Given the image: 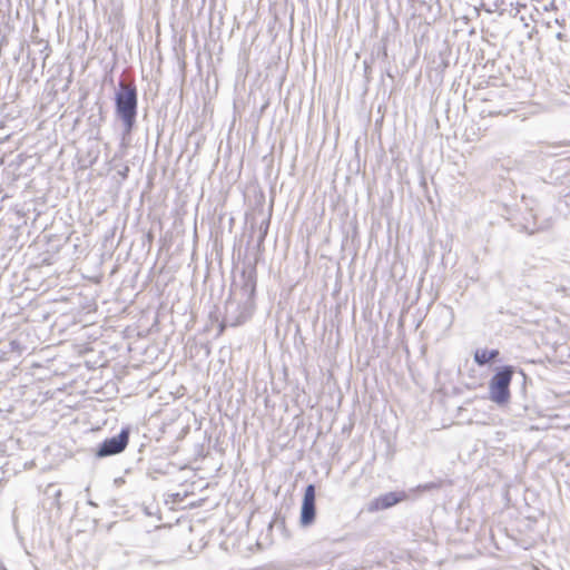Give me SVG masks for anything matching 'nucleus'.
<instances>
[{"mask_svg":"<svg viewBox=\"0 0 570 570\" xmlns=\"http://www.w3.org/2000/svg\"><path fill=\"white\" fill-rule=\"evenodd\" d=\"M514 374L512 365H504L497 368L489 382V399L499 406L510 402V385Z\"/></svg>","mask_w":570,"mask_h":570,"instance_id":"7ed1b4c3","label":"nucleus"},{"mask_svg":"<svg viewBox=\"0 0 570 570\" xmlns=\"http://www.w3.org/2000/svg\"><path fill=\"white\" fill-rule=\"evenodd\" d=\"M269 224H271V217L268 216L267 218H264L259 225H258V236H257V244H256V258L255 261H258V257L263 254L264 252V242H265V238L268 234V229H269Z\"/></svg>","mask_w":570,"mask_h":570,"instance_id":"0eeeda50","label":"nucleus"},{"mask_svg":"<svg viewBox=\"0 0 570 570\" xmlns=\"http://www.w3.org/2000/svg\"><path fill=\"white\" fill-rule=\"evenodd\" d=\"M10 345H11V351L19 350V343H18V342L12 341V342L10 343Z\"/></svg>","mask_w":570,"mask_h":570,"instance_id":"9b49d317","label":"nucleus"},{"mask_svg":"<svg viewBox=\"0 0 570 570\" xmlns=\"http://www.w3.org/2000/svg\"><path fill=\"white\" fill-rule=\"evenodd\" d=\"M498 356H499L498 350L483 348V350H476L473 358L478 365L483 366V365L488 364L489 362L494 361Z\"/></svg>","mask_w":570,"mask_h":570,"instance_id":"6e6552de","label":"nucleus"},{"mask_svg":"<svg viewBox=\"0 0 570 570\" xmlns=\"http://www.w3.org/2000/svg\"><path fill=\"white\" fill-rule=\"evenodd\" d=\"M442 482H428L424 484L417 485V491H432L441 488Z\"/></svg>","mask_w":570,"mask_h":570,"instance_id":"9d476101","label":"nucleus"},{"mask_svg":"<svg viewBox=\"0 0 570 570\" xmlns=\"http://www.w3.org/2000/svg\"><path fill=\"white\" fill-rule=\"evenodd\" d=\"M138 114V92L135 83L119 82L115 94V115L121 121L122 139L129 137L136 126Z\"/></svg>","mask_w":570,"mask_h":570,"instance_id":"f257e3e1","label":"nucleus"},{"mask_svg":"<svg viewBox=\"0 0 570 570\" xmlns=\"http://www.w3.org/2000/svg\"><path fill=\"white\" fill-rule=\"evenodd\" d=\"M406 499L405 492H387L373 499L367 507L370 512L389 509Z\"/></svg>","mask_w":570,"mask_h":570,"instance_id":"423d86ee","label":"nucleus"},{"mask_svg":"<svg viewBox=\"0 0 570 570\" xmlns=\"http://www.w3.org/2000/svg\"><path fill=\"white\" fill-rule=\"evenodd\" d=\"M254 292L255 283L247 281L242 287V295L245 297V301L240 303L234 298H229L226 302L223 325L238 326L252 316Z\"/></svg>","mask_w":570,"mask_h":570,"instance_id":"f03ea898","label":"nucleus"},{"mask_svg":"<svg viewBox=\"0 0 570 570\" xmlns=\"http://www.w3.org/2000/svg\"><path fill=\"white\" fill-rule=\"evenodd\" d=\"M129 434V428H122L117 435L106 439L100 443L96 455L98 458H106L121 453L128 445Z\"/></svg>","mask_w":570,"mask_h":570,"instance_id":"20e7f679","label":"nucleus"},{"mask_svg":"<svg viewBox=\"0 0 570 570\" xmlns=\"http://www.w3.org/2000/svg\"><path fill=\"white\" fill-rule=\"evenodd\" d=\"M316 507H315V487L308 484L305 488L303 502L301 507L299 522L303 527H308L315 521Z\"/></svg>","mask_w":570,"mask_h":570,"instance_id":"39448f33","label":"nucleus"},{"mask_svg":"<svg viewBox=\"0 0 570 570\" xmlns=\"http://www.w3.org/2000/svg\"><path fill=\"white\" fill-rule=\"evenodd\" d=\"M550 226H551V220L548 219L541 224H538L537 222H534V226L532 228H529L528 226H525L524 228L529 234H534L535 232L548 229V228H550Z\"/></svg>","mask_w":570,"mask_h":570,"instance_id":"1a4fd4ad","label":"nucleus"},{"mask_svg":"<svg viewBox=\"0 0 570 570\" xmlns=\"http://www.w3.org/2000/svg\"><path fill=\"white\" fill-rule=\"evenodd\" d=\"M128 170H129V169H128V167H126V168H125V170H121V174H122V176H124V177H126V176H127V171H128Z\"/></svg>","mask_w":570,"mask_h":570,"instance_id":"f8f14e48","label":"nucleus"},{"mask_svg":"<svg viewBox=\"0 0 570 570\" xmlns=\"http://www.w3.org/2000/svg\"><path fill=\"white\" fill-rule=\"evenodd\" d=\"M128 170H129V169H128V167H126V168H125V170H121V174H122V176H124V177H126V176H127V171H128Z\"/></svg>","mask_w":570,"mask_h":570,"instance_id":"ddd939ff","label":"nucleus"}]
</instances>
